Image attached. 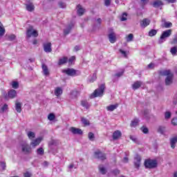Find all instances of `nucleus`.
<instances>
[{
	"label": "nucleus",
	"mask_w": 177,
	"mask_h": 177,
	"mask_svg": "<svg viewBox=\"0 0 177 177\" xmlns=\"http://www.w3.org/2000/svg\"><path fill=\"white\" fill-rule=\"evenodd\" d=\"M104 89H106V84H102L99 86V88L95 89L93 93L91 95V97H97L103 96V93L104 92Z\"/></svg>",
	"instance_id": "f257e3e1"
},
{
	"label": "nucleus",
	"mask_w": 177,
	"mask_h": 177,
	"mask_svg": "<svg viewBox=\"0 0 177 177\" xmlns=\"http://www.w3.org/2000/svg\"><path fill=\"white\" fill-rule=\"evenodd\" d=\"M157 165H158V163L156 160L147 159L145 161V167L149 169L157 168Z\"/></svg>",
	"instance_id": "f03ea898"
},
{
	"label": "nucleus",
	"mask_w": 177,
	"mask_h": 177,
	"mask_svg": "<svg viewBox=\"0 0 177 177\" xmlns=\"http://www.w3.org/2000/svg\"><path fill=\"white\" fill-rule=\"evenodd\" d=\"M171 34L172 30L171 29L163 31L158 41V44H161L163 42H165V38H169V37H171Z\"/></svg>",
	"instance_id": "7ed1b4c3"
},
{
	"label": "nucleus",
	"mask_w": 177,
	"mask_h": 177,
	"mask_svg": "<svg viewBox=\"0 0 177 177\" xmlns=\"http://www.w3.org/2000/svg\"><path fill=\"white\" fill-rule=\"evenodd\" d=\"M26 37L27 38H31V37L37 38L38 37V31L34 30V27L30 26L26 30Z\"/></svg>",
	"instance_id": "20e7f679"
},
{
	"label": "nucleus",
	"mask_w": 177,
	"mask_h": 177,
	"mask_svg": "<svg viewBox=\"0 0 177 177\" xmlns=\"http://www.w3.org/2000/svg\"><path fill=\"white\" fill-rule=\"evenodd\" d=\"M62 73L66 74V75H68L69 77H75L78 75L77 74V73H78V71L71 68H68L66 69L62 70Z\"/></svg>",
	"instance_id": "39448f33"
},
{
	"label": "nucleus",
	"mask_w": 177,
	"mask_h": 177,
	"mask_svg": "<svg viewBox=\"0 0 177 177\" xmlns=\"http://www.w3.org/2000/svg\"><path fill=\"white\" fill-rule=\"evenodd\" d=\"M21 151L24 153V154H31L32 153L31 147L27 143H24L21 145Z\"/></svg>",
	"instance_id": "423d86ee"
},
{
	"label": "nucleus",
	"mask_w": 177,
	"mask_h": 177,
	"mask_svg": "<svg viewBox=\"0 0 177 177\" xmlns=\"http://www.w3.org/2000/svg\"><path fill=\"white\" fill-rule=\"evenodd\" d=\"M142 161V158L139 155H136L134 158L133 161V165L134 167L136 168L138 170H139V168H140V162Z\"/></svg>",
	"instance_id": "0eeeda50"
},
{
	"label": "nucleus",
	"mask_w": 177,
	"mask_h": 177,
	"mask_svg": "<svg viewBox=\"0 0 177 177\" xmlns=\"http://www.w3.org/2000/svg\"><path fill=\"white\" fill-rule=\"evenodd\" d=\"M94 157L95 158H97L98 160H101L102 161H104V160H106V154L103 153L100 151H97L94 153Z\"/></svg>",
	"instance_id": "6e6552de"
},
{
	"label": "nucleus",
	"mask_w": 177,
	"mask_h": 177,
	"mask_svg": "<svg viewBox=\"0 0 177 177\" xmlns=\"http://www.w3.org/2000/svg\"><path fill=\"white\" fill-rule=\"evenodd\" d=\"M17 96V91L14 89H11L8 91V95L6 94L5 98L6 99H15Z\"/></svg>",
	"instance_id": "1a4fd4ad"
},
{
	"label": "nucleus",
	"mask_w": 177,
	"mask_h": 177,
	"mask_svg": "<svg viewBox=\"0 0 177 177\" xmlns=\"http://www.w3.org/2000/svg\"><path fill=\"white\" fill-rule=\"evenodd\" d=\"M69 131L73 133V135H82L83 132L81 129H77L75 127H71Z\"/></svg>",
	"instance_id": "9d476101"
},
{
	"label": "nucleus",
	"mask_w": 177,
	"mask_h": 177,
	"mask_svg": "<svg viewBox=\"0 0 177 177\" xmlns=\"http://www.w3.org/2000/svg\"><path fill=\"white\" fill-rule=\"evenodd\" d=\"M52 44L51 43H47L44 44V50L46 53H50L52 52Z\"/></svg>",
	"instance_id": "9b49d317"
},
{
	"label": "nucleus",
	"mask_w": 177,
	"mask_h": 177,
	"mask_svg": "<svg viewBox=\"0 0 177 177\" xmlns=\"http://www.w3.org/2000/svg\"><path fill=\"white\" fill-rule=\"evenodd\" d=\"M68 62V57H62V58H59L58 60V66H63L64 64H67Z\"/></svg>",
	"instance_id": "f8f14e48"
},
{
	"label": "nucleus",
	"mask_w": 177,
	"mask_h": 177,
	"mask_svg": "<svg viewBox=\"0 0 177 177\" xmlns=\"http://www.w3.org/2000/svg\"><path fill=\"white\" fill-rule=\"evenodd\" d=\"M108 37L111 44H114L117 41V37L114 32H111Z\"/></svg>",
	"instance_id": "ddd939ff"
},
{
	"label": "nucleus",
	"mask_w": 177,
	"mask_h": 177,
	"mask_svg": "<svg viewBox=\"0 0 177 177\" xmlns=\"http://www.w3.org/2000/svg\"><path fill=\"white\" fill-rule=\"evenodd\" d=\"M76 9L77 10L78 16H82V15H84L85 13V9L84 8H82V6H81L80 4L77 6Z\"/></svg>",
	"instance_id": "4468645a"
},
{
	"label": "nucleus",
	"mask_w": 177,
	"mask_h": 177,
	"mask_svg": "<svg viewBox=\"0 0 177 177\" xmlns=\"http://www.w3.org/2000/svg\"><path fill=\"white\" fill-rule=\"evenodd\" d=\"M73 27H74L73 24H70L64 30V35H68L70 34V32L71 31Z\"/></svg>",
	"instance_id": "2eb2a0df"
},
{
	"label": "nucleus",
	"mask_w": 177,
	"mask_h": 177,
	"mask_svg": "<svg viewBox=\"0 0 177 177\" xmlns=\"http://www.w3.org/2000/svg\"><path fill=\"white\" fill-rule=\"evenodd\" d=\"M143 83L140 81H136L132 84V88L133 91H136V89H139L142 86Z\"/></svg>",
	"instance_id": "dca6fc26"
},
{
	"label": "nucleus",
	"mask_w": 177,
	"mask_h": 177,
	"mask_svg": "<svg viewBox=\"0 0 177 177\" xmlns=\"http://www.w3.org/2000/svg\"><path fill=\"white\" fill-rule=\"evenodd\" d=\"M39 143H41V138H40L32 140V142H30V145L32 146V147L35 149V147L39 146Z\"/></svg>",
	"instance_id": "f3484780"
},
{
	"label": "nucleus",
	"mask_w": 177,
	"mask_h": 177,
	"mask_svg": "<svg viewBox=\"0 0 177 177\" xmlns=\"http://www.w3.org/2000/svg\"><path fill=\"white\" fill-rule=\"evenodd\" d=\"M153 8H160V6H162L164 5V3L161 0H156L153 3Z\"/></svg>",
	"instance_id": "a211bd4d"
},
{
	"label": "nucleus",
	"mask_w": 177,
	"mask_h": 177,
	"mask_svg": "<svg viewBox=\"0 0 177 177\" xmlns=\"http://www.w3.org/2000/svg\"><path fill=\"white\" fill-rule=\"evenodd\" d=\"M150 24V19H144L141 22H140V26L141 27H147Z\"/></svg>",
	"instance_id": "6ab92c4d"
},
{
	"label": "nucleus",
	"mask_w": 177,
	"mask_h": 177,
	"mask_svg": "<svg viewBox=\"0 0 177 177\" xmlns=\"http://www.w3.org/2000/svg\"><path fill=\"white\" fill-rule=\"evenodd\" d=\"M98 169L102 175H106V174H107V169H106V167H104L103 165H100L98 166Z\"/></svg>",
	"instance_id": "aec40b11"
},
{
	"label": "nucleus",
	"mask_w": 177,
	"mask_h": 177,
	"mask_svg": "<svg viewBox=\"0 0 177 177\" xmlns=\"http://www.w3.org/2000/svg\"><path fill=\"white\" fill-rule=\"evenodd\" d=\"M41 68L43 70V73L45 75H49V69L48 68V66L45 64H42Z\"/></svg>",
	"instance_id": "412c9836"
},
{
	"label": "nucleus",
	"mask_w": 177,
	"mask_h": 177,
	"mask_svg": "<svg viewBox=\"0 0 177 177\" xmlns=\"http://www.w3.org/2000/svg\"><path fill=\"white\" fill-rule=\"evenodd\" d=\"M177 143V137H174L170 139V145L171 149H175V146H176Z\"/></svg>",
	"instance_id": "4be33fe9"
},
{
	"label": "nucleus",
	"mask_w": 177,
	"mask_h": 177,
	"mask_svg": "<svg viewBox=\"0 0 177 177\" xmlns=\"http://www.w3.org/2000/svg\"><path fill=\"white\" fill-rule=\"evenodd\" d=\"M122 133L121 131L117 130L113 133V138L114 140H117L118 138H121Z\"/></svg>",
	"instance_id": "5701e85b"
},
{
	"label": "nucleus",
	"mask_w": 177,
	"mask_h": 177,
	"mask_svg": "<svg viewBox=\"0 0 177 177\" xmlns=\"http://www.w3.org/2000/svg\"><path fill=\"white\" fill-rule=\"evenodd\" d=\"M172 78H174V75H170L167 76L165 79V84L171 85V84H172Z\"/></svg>",
	"instance_id": "b1692460"
},
{
	"label": "nucleus",
	"mask_w": 177,
	"mask_h": 177,
	"mask_svg": "<svg viewBox=\"0 0 177 177\" xmlns=\"http://www.w3.org/2000/svg\"><path fill=\"white\" fill-rule=\"evenodd\" d=\"M118 107V104H112L106 106V110L108 111H114V110H115V109H117Z\"/></svg>",
	"instance_id": "393cba45"
},
{
	"label": "nucleus",
	"mask_w": 177,
	"mask_h": 177,
	"mask_svg": "<svg viewBox=\"0 0 177 177\" xmlns=\"http://www.w3.org/2000/svg\"><path fill=\"white\" fill-rule=\"evenodd\" d=\"M138 125H139V119L133 120L130 124V127L131 128H136V127H138Z\"/></svg>",
	"instance_id": "a878e982"
},
{
	"label": "nucleus",
	"mask_w": 177,
	"mask_h": 177,
	"mask_svg": "<svg viewBox=\"0 0 177 177\" xmlns=\"http://www.w3.org/2000/svg\"><path fill=\"white\" fill-rule=\"evenodd\" d=\"M35 9V7L34 6V4H32V3L26 4V10L28 12H32L34 11Z\"/></svg>",
	"instance_id": "bb28decb"
},
{
	"label": "nucleus",
	"mask_w": 177,
	"mask_h": 177,
	"mask_svg": "<svg viewBox=\"0 0 177 177\" xmlns=\"http://www.w3.org/2000/svg\"><path fill=\"white\" fill-rule=\"evenodd\" d=\"M63 93V90L60 87H57L55 90V96H60Z\"/></svg>",
	"instance_id": "cd10ccee"
},
{
	"label": "nucleus",
	"mask_w": 177,
	"mask_h": 177,
	"mask_svg": "<svg viewBox=\"0 0 177 177\" xmlns=\"http://www.w3.org/2000/svg\"><path fill=\"white\" fill-rule=\"evenodd\" d=\"M15 110L17 111V113H21V103L16 102Z\"/></svg>",
	"instance_id": "c85d7f7f"
},
{
	"label": "nucleus",
	"mask_w": 177,
	"mask_h": 177,
	"mask_svg": "<svg viewBox=\"0 0 177 177\" xmlns=\"http://www.w3.org/2000/svg\"><path fill=\"white\" fill-rule=\"evenodd\" d=\"M5 35V28H3V24L0 21V37H3Z\"/></svg>",
	"instance_id": "c756f323"
},
{
	"label": "nucleus",
	"mask_w": 177,
	"mask_h": 177,
	"mask_svg": "<svg viewBox=\"0 0 177 177\" xmlns=\"http://www.w3.org/2000/svg\"><path fill=\"white\" fill-rule=\"evenodd\" d=\"M81 104L85 109H89L91 107V104L88 102V101H82Z\"/></svg>",
	"instance_id": "7c9ffc66"
},
{
	"label": "nucleus",
	"mask_w": 177,
	"mask_h": 177,
	"mask_svg": "<svg viewBox=\"0 0 177 177\" xmlns=\"http://www.w3.org/2000/svg\"><path fill=\"white\" fill-rule=\"evenodd\" d=\"M75 61V56H72L69 59L68 58V66H72V64H74Z\"/></svg>",
	"instance_id": "2f4dec72"
},
{
	"label": "nucleus",
	"mask_w": 177,
	"mask_h": 177,
	"mask_svg": "<svg viewBox=\"0 0 177 177\" xmlns=\"http://www.w3.org/2000/svg\"><path fill=\"white\" fill-rule=\"evenodd\" d=\"M160 75H167V77H169V75H174L172 73H171L170 70L163 71L160 72Z\"/></svg>",
	"instance_id": "473e14b6"
},
{
	"label": "nucleus",
	"mask_w": 177,
	"mask_h": 177,
	"mask_svg": "<svg viewBox=\"0 0 177 177\" xmlns=\"http://www.w3.org/2000/svg\"><path fill=\"white\" fill-rule=\"evenodd\" d=\"M44 153H45V151L42 147H39L37 149V154H38V156H44Z\"/></svg>",
	"instance_id": "72a5a7b5"
},
{
	"label": "nucleus",
	"mask_w": 177,
	"mask_h": 177,
	"mask_svg": "<svg viewBox=\"0 0 177 177\" xmlns=\"http://www.w3.org/2000/svg\"><path fill=\"white\" fill-rule=\"evenodd\" d=\"M127 42H131L133 41V34L130 33L127 37H126Z\"/></svg>",
	"instance_id": "f704fd0d"
},
{
	"label": "nucleus",
	"mask_w": 177,
	"mask_h": 177,
	"mask_svg": "<svg viewBox=\"0 0 177 177\" xmlns=\"http://www.w3.org/2000/svg\"><path fill=\"white\" fill-rule=\"evenodd\" d=\"M27 136L30 139H34V138H35V133L32 131H28Z\"/></svg>",
	"instance_id": "c9c22d12"
},
{
	"label": "nucleus",
	"mask_w": 177,
	"mask_h": 177,
	"mask_svg": "<svg viewBox=\"0 0 177 177\" xmlns=\"http://www.w3.org/2000/svg\"><path fill=\"white\" fill-rule=\"evenodd\" d=\"M8 110V105L5 104L1 109H0V113L2 114L3 113H6V111Z\"/></svg>",
	"instance_id": "e433bc0d"
},
{
	"label": "nucleus",
	"mask_w": 177,
	"mask_h": 177,
	"mask_svg": "<svg viewBox=\"0 0 177 177\" xmlns=\"http://www.w3.org/2000/svg\"><path fill=\"white\" fill-rule=\"evenodd\" d=\"M162 27H165V28H169L172 27V23L165 21Z\"/></svg>",
	"instance_id": "4c0bfd02"
},
{
	"label": "nucleus",
	"mask_w": 177,
	"mask_h": 177,
	"mask_svg": "<svg viewBox=\"0 0 177 177\" xmlns=\"http://www.w3.org/2000/svg\"><path fill=\"white\" fill-rule=\"evenodd\" d=\"M157 34V30H154V29H151L149 32V37H154V35H156Z\"/></svg>",
	"instance_id": "58836bf2"
},
{
	"label": "nucleus",
	"mask_w": 177,
	"mask_h": 177,
	"mask_svg": "<svg viewBox=\"0 0 177 177\" xmlns=\"http://www.w3.org/2000/svg\"><path fill=\"white\" fill-rule=\"evenodd\" d=\"M8 41H15L16 39V35H10L6 37Z\"/></svg>",
	"instance_id": "ea45409f"
},
{
	"label": "nucleus",
	"mask_w": 177,
	"mask_h": 177,
	"mask_svg": "<svg viewBox=\"0 0 177 177\" xmlns=\"http://www.w3.org/2000/svg\"><path fill=\"white\" fill-rule=\"evenodd\" d=\"M88 138L89 140L93 141L95 140V134L92 132H89L88 135Z\"/></svg>",
	"instance_id": "a19ab883"
},
{
	"label": "nucleus",
	"mask_w": 177,
	"mask_h": 177,
	"mask_svg": "<svg viewBox=\"0 0 177 177\" xmlns=\"http://www.w3.org/2000/svg\"><path fill=\"white\" fill-rule=\"evenodd\" d=\"M12 86L13 88V89H17L19 88V82H12Z\"/></svg>",
	"instance_id": "79ce46f5"
},
{
	"label": "nucleus",
	"mask_w": 177,
	"mask_h": 177,
	"mask_svg": "<svg viewBox=\"0 0 177 177\" xmlns=\"http://www.w3.org/2000/svg\"><path fill=\"white\" fill-rule=\"evenodd\" d=\"M140 129L143 133H149V129L147 127L142 126Z\"/></svg>",
	"instance_id": "37998d69"
},
{
	"label": "nucleus",
	"mask_w": 177,
	"mask_h": 177,
	"mask_svg": "<svg viewBox=\"0 0 177 177\" xmlns=\"http://www.w3.org/2000/svg\"><path fill=\"white\" fill-rule=\"evenodd\" d=\"M171 112L169 111H167L165 113V120H169V118H171Z\"/></svg>",
	"instance_id": "c03bdc74"
},
{
	"label": "nucleus",
	"mask_w": 177,
	"mask_h": 177,
	"mask_svg": "<svg viewBox=\"0 0 177 177\" xmlns=\"http://www.w3.org/2000/svg\"><path fill=\"white\" fill-rule=\"evenodd\" d=\"M55 118H56V116L55 115V114L53 113H50L48 116V119L50 121H53V120H55Z\"/></svg>",
	"instance_id": "a18cd8bd"
},
{
	"label": "nucleus",
	"mask_w": 177,
	"mask_h": 177,
	"mask_svg": "<svg viewBox=\"0 0 177 177\" xmlns=\"http://www.w3.org/2000/svg\"><path fill=\"white\" fill-rule=\"evenodd\" d=\"M82 124H84V125H89V120H88L86 118H82Z\"/></svg>",
	"instance_id": "49530a36"
},
{
	"label": "nucleus",
	"mask_w": 177,
	"mask_h": 177,
	"mask_svg": "<svg viewBox=\"0 0 177 177\" xmlns=\"http://www.w3.org/2000/svg\"><path fill=\"white\" fill-rule=\"evenodd\" d=\"M58 5H59V8H62V9H64L66 8V3L64 2H63V1H59L58 3Z\"/></svg>",
	"instance_id": "de8ad7c7"
},
{
	"label": "nucleus",
	"mask_w": 177,
	"mask_h": 177,
	"mask_svg": "<svg viewBox=\"0 0 177 177\" xmlns=\"http://www.w3.org/2000/svg\"><path fill=\"white\" fill-rule=\"evenodd\" d=\"M130 139L134 142V143H139L138 138L133 136H130Z\"/></svg>",
	"instance_id": "09e8293b"
},
{
	"label": "nucleus",
	"mask_w": 177,
	"mask_h": 177,
	"mask_svg": "<svg viewBox=\"0 0 177 177\" xmlns=\"http://www.w3.org/2000/svg\"><path fill=\"white\" fill-rule=\"evenodd\" d=\"M127 16H128V14H127V12H124L121 18V21H125L127 20Z\"/></svg>",
	"instance_id": "8fccbe9b"
},
{
	"label": "nucleus",
	"mask_w": 177,
	"mask_h": 177,
	"mask_svg": "<svg viewBox=\"0 0 177 177\" xmlns=\"http://www.w3.org/2000/svg\"><path fill=\"white\" fill-rule=\"evenodd\" d=\"M170 52L171 55H175L176 53H177V48L176 47L171 48L170 50Z\"/></svg>",
	"instance_id": "3c124183"
},
{
	"label": "nucleus",
	"mask_w": 177,
	"mask_h": 177,
	"mask_svg": "<svg viewBox=\"0 0 177 177\" xmlns=\"http://www.w3.org/2000/svg\"><path fill=\"white\" fill-rule=\"evenodd\" d=\"M158 131L160 132V133H164V132H165V127H159Z\"/></svg>",
	"instance_id": "603ef678"
},
{
	"label": "nucleus",
	"mask_w": 177,
	"mask_h": 177,
	"mask_svg": "<svg viewBox=\"0 0 177 177\" xmlns=\"http://www.w3.org/2000/svg\"><path fill=\"white\" fill-rule=\"evenodd\" d=\"M0 167H2V169L5 170L6 168V163L5 162H0Z\"/></svg>",
	"instance_id": "864d4df0"
},
{
	"label": "nucleus",
	"mask_w": 177,
	"mask_h": 177,
	"mask_svg": "<svg viewBox=\"0 0 177 177\" xmlns=\"http://www.w3.org/2000/svg\"><path fill=\"white\" fill-rule=\"evenodd\" d=\"M24 177H31L32 176V174L29 171H26V173L24 174Z\"/></svg>",
	"instance_id": "5fc2aeb1"
},
{
	"label": "nucleus",
	"mask_w": 177,
	"mask_h": 177,
	"mask_svg": "<svg viewBox=\"0 0 177 177\" xmlns=\"http://www.w3.org/2000/svg\"><path fill=\"white\" fill-rule=\"evenodd\" d=\"M105 6H110L111 5V0H104Z\"/></svg>",
	"instance_id": "6e6d98bb"
},
{
	"label": "nucleus",
	"mask_w": 177,
	"mask_h": 177,
	"mask_svg": "<svg viewBox=\"0 0 177 177\" xmlns=\"http://www.w3.org/2000/svg\"><path fill=\"white\" fill-rule=\"evenodd\" d=\"M171 124H172V125H174V126L177 125V118H174L171 120Z\"/></svg>",
	"instance_id": "4d7b16f0"
},
{
	"label": "nucleus",
	"mask_w": 177,
	"mask_h": 177,
	"mask_svg": "<svg viewBox=\"0 0 177 177\" xmlns=\"http://www.w3.org/2000/svg\"><path fill=\"white\" fill-rule=\"evenodd\" d=\"M96 78H97V77H96V73H94V74L93 75L92 79L90 80L91 82H93V81H96Z\"/></svg>",
	"instance_id": "13d9d810"
},
{
	"label": "nucleus",
	"mask_w": 177,
	"mask_h": 177,
	"mask_svg": "<svg viewBox=\"0 0 177 177\" xmlns=\"http://www.w3.org/2000/svg\"><path fill=\"white\" fill-rule=\"evenodd\" d=\"M123 74H124V71L119 72V73H116V74L115 75V77H120L122 76Z\"/></svg>",
	"instance_id": "bf43d9fd"
},
{
	"label": "nucleus",
	"mask_w": 177,
	"mask_h": 177,
	"mask_svg": "<svg viewBox=\"0 0 177 177\" xmlns=\"http://www.w3.org/2000/svg\"><path fill=\"white\" fill-rule=\"evenodd\" d=\"M113 173L114 174V175L117 176V175H120V170H118V169H115L113 171Z\"/></svg>",
	"instance_id": "052dcab7"
},
{
	"label": "nucleus",
	"mask_w": 177,
	"mask_h": 177,
	"mask_svg": "<svg viewBox=\"0 0 177 177\" xmlns=\"http://www.w3.org/2000/svg\"><path fill=\"white\" fill-rule=\"evenodd\" d=\"M120 53H122V55H123L125 57H127V52L124 51L123 50H120Z\"/></svg>",
	"instance_id": "680f3d73"
},
{
	"label": "nucleus",
	"mask_w": 177,
	"mask_h": 177,
	"mask_svg": "<svg viewBox=\"0 0 177 177\" xmlns=\"http://www.w3.org/2000/svg\"><path fill=\"white\" fill-rule=\"evenodd\" d=\"M166 2H168V3H175L177 0H165Z\"/></svg>",
	"instance_id": "e2e57ef3"
},
{
	"label": "nucleus",
	"mask_w": 177,
	"mask_h": 177,
	"mask_svg": "<svg viewBox=\"0 0 177 177\" xmlns=\"http://www.w3.org/2000/svg\"><path fill=\"white\" fill-rule=\"evenodd\" d=\"M148 2H149V0H141L142 5H147Z\"/></svg>",
	"instance_id": "0e129e2a"
},
{
	"label": "nucleus",
	"mask_w": 177,
	"mask_h": 177,
	"mask_svg": "<svg viewBox=\"0 0 177 177\" xmlns=\"http://www.w3.org/2000/svg\"><path fill=\"white\" fill-rule=\"evenodd\" d=\"M148 68H154V64L151 63L148 64Z\"/></svg>",
	"instance_id": "69168bd1"
},
{
	"label": "nucleus",
	"mask_w": 177,
	"mask_h": 177,
	"mask_svg": "<svg viewBox=\"0 0 177 177\" xmlns=\"http://www.w3.org/2000/svg\"><path fill=\"white\" fill-rule=\"evenodd\" d=\"M75 52H78V50H80V49H81L80 48V46H75V48H74Z\"/></svg>",
	"instance_id": "338daca9"
},
{
	"label": "nucleus",
	"mask_w": 177,
	"mask_h": 177,
	"mask_svg": "<svg viewBox=\"0 0 177 177\" xmlns=\"http://www.w3.org/2000/svg\"><path fill=\"white\" fill-rule=\"evenodd\" d=\"M43 165L44 167H48L49 165V162H48L47 161H44L43 163Z\"/></svg>",
	"instance_id": "774afa93"
}]
</instances>
